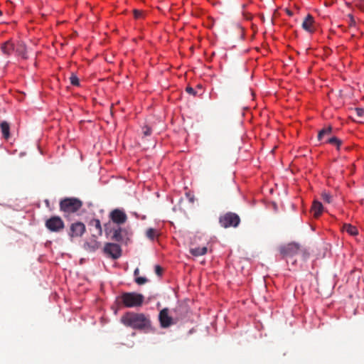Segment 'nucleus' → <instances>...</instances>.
<instances>
[{"label":"nucleus","instance_id":"1","mask_svg":"<svg viewBox=\"0 0 364 364\" xmlns=\"http://www.w3.org/2000/svg\"><path fill=\"white\" fill-rule=\"evenodd\" d=\"M121 321L124 326L137 330H149L151 326L149 316L142 313L127 312L122 316Z\"/></svg>","mask_w":364,"mask_h":364},{"label":"nucleus","instance_id":"2","mask_svg":"<svg viewBox=\"0 0 364 364\" xmlns=\"http://www.w3.org/2000/svg\"><path fill=\"white\" fill-rule=\"evenodd\" d=\"M82 205V202L75 198H65L60 202V210L63 213L64 217H68L71 213L79 210Z\"/></svg>","mask_w":364,"mask_h":364},{"label":"nucleus","instance_id":"3","mask_svg":"<svg viewBox=\"0 0 364 364\" xmlns=\"http://www.w3.org/2000/svg\"><path fill=\"white\" fill-rule=\"evenodd\" d=\"M122 302L127 308L141 306L144 296L136 292H125L121 296Z\"/></svg>","mask_w":364,"mask_h":364},{"label":"nucleus","instance_id":"4","mask_svg":"<svg viewBox=\"0 0 364 364\" xmlns=\"http://www.w3.org/2000/svg\"><path fill=\"white\" fill-rule=\"evenodd\" d=\"M105 232L107 236L111 235V239L116 242H122L127 235V230L124 228L110 222L105 225Z\"/></svg>","mask_w":364,"mask_h":364},{"label":"nucleus","instance_id":"5","mask_svg":"<svg viewBox=\"0 0 364 364\" xmlns=\"http://www.w3.org/2000/svg\"><path fill=\"white\" fill-rule=\"evenodd\" d=\"M219 223L224 228H237L240 223V218L237 214L228 212L220 216Z\"/></svg>","mask_w":364,"mask_h":364},{"label":"nucleus","instance_id":"6","mask_svg":"<svg viewBox=\"0 0 364 364\" xmlns=\"http://www.w3.org/2000/svg\"><path fill=\"white\" fill-rule=\"evenodd\" d=\"M279 251L282 258L293 257L301 251V245L296 242H290L281 245Z\"/></svg>","mask_w":364,"mask_h":364},{"label":"nucleus","instance_id":"7","mask_svg":"<svg viewBox=\"0 0 364 364\" xmlns=\"http://www.w3.org/2000/svg\"><path fill=\"white\" fill-rule=\"evenodd\" d=\"M46 227L51 232H60L65 227L64 222L59 216H52L46 221Z\"/></svg>","mask_w":364,"mask_h":364},{"label":"nucleus","instance_id":"8","mask_svg":"<svg viewBox=\"0 0 364 364\" xmlns=\"http://www.w3.org/2000/svg\"><path fill=\"white\" fill-rule=\"evenodd\" d=\"M109 218L112 220L111 223L115 225H121L127 220V216L125 212L119 209L113 210L109 213Z\"/></svg>","mask_w":364,"mask_h":364},{"label":"nucleus","instance_id":"9","mask_svg":"<svg viewBox=\"0 0 364 364\" xmlns=\"http://www.w3.org/2000/svg\"><path fill=\"white\" fill-rule=\"evenodd\" d=\"M104 251L114 259L119 258L122 255V249L120 246L116 243H106Z\"/></svg>","mask_w":364,"mask_h":364},{"label":"nucleus","instance_id":"10","mask_svg":"<svg viewBox=\"0 0 364 364\" xmlns=\"http://www.w3.org/2000/svg\"><path fill=\"white\" fill-rule=\"evenodd\" d=\"M85 225L81 222H76L72 223L70 227L68 235L70 237H81L85 232Z\"/></svg>","mask_w":364,"mask_h":364},{"label":"nucleus","instance_id":"11","mask_svg":"<svg viewBox=\"0 0 364 364\" xmlns=\"http://www.w3.org/2000/svg\"><path fill=\"white\" fill-rule=\"evenodd\" d=\"M159 319L163 328H168L173 324V318L168 315V309L166 308L160 311Z\"/></svg>","mask_w":364,"mask_h":364},{"label":"nucleus","instance_id":"12","mask_svg":"<svg viewBox=\"0 0 364 364\" xmlns=\"http://www.w3.org/2000/svg\"><path fill=\"white\" fill-rule=\"evenodd\" d=\"M314 23L315 22L313 16L310 14H308L304 18L301 26L305 31L309 33H313L315 30Z\"/></svg>","mask_w":364,"mask_h":364},{"label":"nucleus","instance_id":"13","mask_svg":"<svg viewBox=\"0 0 364 364\" xmlns=\"http://www.w3.org/2000/svg\"><path fill=\"white\" fill-rule=\"evenodd\" d=\"M323 210V205L318 200H314L311 207V212L315 218H318Z\"/></svg>","mask_w":364,"mask_h":364},{"label":"nucleus","instance_id":"14","mask_svg":"<svg viewBox=\"0 0 364 364\" xmlns=\"http://www.w3.org/2000/svg\"><path fill=\"white\" fill-rule=\"evenodd\" d=\"M1 50L4 54L9 55L14 50V45L11 41H7L1 45Z\"/></svg>","mask_w":364,"mask_h":364},{"label":"nucleus","instance_id":"15","mask_svg":"<svg viewBox=\"0 0 364 364\" xmlns=\"http://www.w3.org/2000/svg\"><path fill=\"white\" fill-rule=\"evenodd\" d=\"M90 225L95 228V234L92 235L93 237H96L97 235H102V230L100 220L94 219L90 221Z\"/></svg>","mask_w":364,"mask_h":364},{"label":"nucleus","instance_id":"16","mask_svg":"<svg viewBox=\"0 0 364 364\" xmlns=\"http://www.w3.org/2000/svg\"><path fill=\"white\" fill-rule=\"evenodd\" d=\"M190 252L191 255L196 257L204 255L207 253V247H195L190 249Z\"/></svg>","mask_w":364,"mask_h":364},{"label":"nucleus","instance_id":"17","mask_svg":"<svg viewBox=\"0 0 364 364\" xmlns=\"http://www.w3.org/2000/svg\"><path fill=\"white\" fill-rule=\"evenodd\" d=\"M2 134L5 139H9L10 136V126L6 122H2L0 124Z\"/></svg>","mask_w":364,"mask_h":364},{"label":"nucleus","instance_id":"18","mask_svg":"<svg viewBox=\"0 0 364 364\" xmlns=\"http://www.w3.org/2000/svg\"><path fill=\"white\" fill-rule=\"evenodd\" d=\"M343 230L346 231L350 235L352 236L357 235L358 233L357 228L350 224H344L343 226Z\"/></svg>","mask_w":364,"mask_h":364},{"label":"nucleus","instance_id":"19","mask_svg":"<svg viewBox=\"0 0 364 364\" xmlns=\"http://www.w3.org/2000/svg\"><path fill=\"white\" fill-rule=\"evenodd\" d=\"M332 132V127L331 126H328L327 127H325L323 129H322L319 132H318V140H321L322 139H323L326 136H328L331 135Z\"/></svg>","mask_w":364,"mask_h":364},{"label":"nucleus","instance_id":"20","mask_svg":"<svg viewBox=\"0 0 364 364\" xmlns=\"http://www.w3.org/2000/svg\"><path fill=\"white\" fill-rule=\"evenodd\" d=\"M85 246L90 251H95L100 247V243L95 239L92 240L90 242H86Z\"/></svg>","mask_w":364,"mask_h":364},{"label":"nucleus","instance_id":"21","mask_svg":"<svg viewBox=\"0 0 364 364\" xmlns=\"http://www.w3.org/2000/svg\"><path fill=\"white\" fill-rule=\"evenodd\" d=\"M326 142L336 146L338 149L340 148V146L342 144V141L336 136L328 137L326 139Z\"/></svg>","mask_w":364,"mask_h":364},{"label":"nucleus","instance_id":"22","mask_svg":"<svg viewBox=\"0 0 364 364\" xmlns=\"http://www.w3.org/2000/svg\"><path fill=\"white\" fill-rule=\"evenodd\" d=\"M322 200L327 203H331L333 202V196L328 192L323 191L321 193Z\"/></svg>","mask_w":364,"mask_h":364},{"label":"nucleus","instance_id":"23","mask_svg":"<svg viewBox=\"0 0 364 364\" xmlns=\"http://www.w3.org/2000/svg\"><path fill=\"white\" fill-rule=\"evenodd\" d=\"M146 235L150 240H154L156 237V236L157 235V232L154 228H149L146 230Z\"/></svg>","mask_w":364,"mask_h":364},{"label":"nucleus","instance_id":"24","mask_svg":"<svg viewBox=\"0 0 364 364\" xmlns=\"http://www.w3.org/2000/svg\"><path fill=\"white\" fill-rule=\"evenodd\" d=\"M70 82L71 85H73L74 86H77V87L80 86L79 78L74 73L71 74V75L70 77Z\"/></svg>","mask_w":364,"mask_h":364},{"label":"nucleus","instance_id":"25","mask_svg":"<svg viewBox=\"0 0 364 364\" xmlns=\"http://www.w3.org/2000/svg\"><path fill=\"white\" fill-rule=\"evenodd\" d=\"M16 52L18 53V55H21L23 58H26V48L24 45H19L18 47L16 49Z\"/></svg>","mask_w":364,"mask_h":364},{"label":"nucleus","instance_id":"26","mask_svg":"<svg viewBox=\"0 0 364 364\" xmlns=\"http://www.w3.org/2000/svg\"><path fill=\"white\" fill-rule=\"evenodd\" d=\"M355 6L359 10L364 11V0H353Z\"/></svg>","mask_w":364,"mask_h":364},{"label":"nucleus","instance_id":"27","mask_svg":"<svg viewBox=\"0 0 364 364\" xmlns=\"http://www.w3.org/2000/svg\"><path fill=\"white\" fill-rule=\"evenodd\" d=\"M135 282L139 285H143L148 282V279L146 277H136L134 279Z\"/></svg>","mask_w":364,"mask_h":364},{"label":"nucleus","instance_id":"28","mask_svg":"<svg viewBox=\"0 0 364 364\" xmlns=\"http://www.w3.org/2000/svg\"><path fill=\"white\" fill-rule=\"evenodd\" d=\"M347 21L350 26H355V21L353 14H349L347 15Z\"/></svg>","mask_w":364,"mask_h":364},{"label":"nucleus","instance_id":"29","mask_svg":"<svg viewBox=\"0 0 364 364\" xmlns=\"http://www.w3.org/2000/svg\"><path fill=\"white\" fill-rule=\"evenodd\" d=\"M355 112L357 115L361 118L364 117V108L358 107L355 108Z\"/></svg>","mask_w":364,"mask_h":364},{"label":"nucleus","instance_id":"30","mask_svg":"<svg viewBox=\"0 0 364 364\" xmlns=\"http://www.w3.org/2000/svg\"><path fill=\"white\" fill-rule=\"evenodd\" d=\"M143 134L144 136H147L151 134V129L150 127L145 126L143 127Z\"/></svg>","mask_w":364,"mask_h":364},{"label":"nucleus","instance_id":"31","mask_svg":"<svg viewBox=\"0 0 364 364\" xmlns=\"http://www.w3.org/2000/svg\"><path fill=\"white\" fill-rule=\"evenodd\" d=\"M186 91L190 94V95H192L193 96H196V92L194 90V89L191 87H187L186 88Z\"/></svg>","mask_w":364,"mask_h":364},{"label":"nucleus","instance_id":"32","mask_svg":"<svg viewBox=\"0 0 364 364\" xmlns=\"http://www.w3.org/2000/svg\"><path fill=\"white\" fill-rule=\"evenodd\" d=\"M142 11L139 10H134V16L136 18H139L142 16Z\"/></svg>","mask_w":364,"mask_h":364},{"label":"nucleus","instance_id":"33","mask_svg":"<svg viewBox=\"0 0 364 364\" xmlns=\"http://www.w3.org/2000/svg\"><path fill=\"white\" fill-rule=\"evenodd\" d=\"M155 272L157 275L160 276L163 272V269L160 266L156 265L155 267Z\"/></svg>","mask_w":364,"mask_h":364},{"label":"nucleus","instance_id":"34","mask_svg":"<svg viewBox=\"0 0 364 364\" xmlns=\"http://www.w3.org/2000/svg\"><path fill=\"white\" fill-rule=\"evenodd\" d=\"M139 274V268H136L135 269L134 272V275L136 277L138 276V274Z\"/></svg>","mask_w":364,"mask_h":364},{"label":"nucleus","instance_id":"35","mask_svg":"<svg viewBox=\"0 0 364 364\" xmlns=\"http://www.w3.org/2000/svg\"><path fill=\"white\" fill-rule=\"evenodd\" d=\"M287 13L289 16H292L293 15V12L289 11V10H287Z\"/></svg>","mask_w":364,"mask_h":364},{"label":"nucleus","instance_id":"36","mask_svg":"<svg viewBox=\"0 0 364 364\" xmlns=\"http://www.w3.org/2000/svg\"><path fill=\"white\" fill-rule=\"evenodd\" d=\"M2 14V11L0 10V16Z\"/></svg>","mask_w":364,"mask_h":364}]
</instances>
